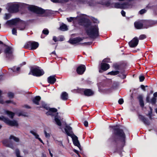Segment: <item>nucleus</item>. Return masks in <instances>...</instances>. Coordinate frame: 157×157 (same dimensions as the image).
<instances>
[{
	"instance_id": "nucleus-56",
	"label": "nucleus",
	"mask_w": 157,
	"mask_h": 157,
	"mask_svg": "<svg viewBox=\"0 0 157 157\" xmlns=\"http://www.w3.org/2000/svg\"><path fill=\"white\" fill-rule=\"evenodd\" d=\"M121 14L122 16L124 17L125 16V12L123 10H122L121 11Z\"/></svg>"
},
{
	"instance_id": "nucleus-50",
	"label": "nucleus",
	"mask_w": 157,
	"mask_h": 157,
	"mask_svg": "<svg viewBox=\"0 0 157 157\" xmlns=\"http://www.w3.org/2000/svg\"><path fill=\"white\" fill-rule=\"evenodd\" d=\"M110 59L109 58H106L104 59L103 60V62H107V63H109L110 62Z\"/></svg>"
},
{
	"instance_id": "nucleus-12",
	"label": "nucleus",
	"mask_w": 157,
	"mask_h": 157,
	"mask_svg": "<svg viewBox=\"0 0 157 157\" xmlns=\"http://www.w3.org/2000/svg\"><path fill=\"white\" fill-rule=\"evenodd\" d=\"M139 42V40L137 37L133 38L128 44L130 47L134 48L136 47L138 45Z\"/></svg>"
},
{
	"instance_id": "nucleus-6",
	"label": "nucleus",
	"mask_w": 157,
	"mask_h": 157,
	"mask_svg": "<svg viewBox=\"0 0 157 157\" xmlns=\"http://www.w3.org/2000/svg\"><path fill=\"white\" fill-rule=\"evenodd\" d=\"M44 74L43 70L39 67L32 68L29 75H32L36 77L40 76Z\"/></svg>"
},
{
	"instance_id": "nucleus-8",
	"label": "nucleus",
	"mask_w": 157,
	"mask_h": 157,
	"mask_svg": "<svg viewBox=\"0 0 157 157\" xmlns=\"http://www.w3.org/2000/svg\"><path fill=\"white\" fill-rule=\"evenodd\" d=\"M28 10L38 15H41L45 12V10L40 8L34 6H29L27 7Z\"/></svg>"
},
{
	"instance_id": "nucleus-22",
	"label": "nucleus",
	"mask_w": 157,
	"mask_h": 157,
	"mask_svg": "<svg viewBox=\"0 0 157 157\" xmlns=\"http://www.w3.org/2000/svg\"><path fill=\"white\" fill-rule=\"evenodd\" d=\"M30 132L35 136L36 139H38L41 143H43V141L39 137V135L36 133L35 130H31Z\"/></svg>"
},
{
	"instance_id": "nucleus-29",
	"label": "nucleus",
	"mask_w": 157,
	"mask_h": 157,
	"mask_svg": "<svg viewBox=\"0 0 157 157\" xmlns=\"http://www.w3.org/2000/svg\"><path fill=\"white\" fill-rule=\"evenodd\" d=\"M9 69L11 70L13 72L17 73L20 70V68L19 67H17L16 66H14L13 67L10 68Z\"/></svg>"
},
{
	"instance_id": "nucleus-48",
	"label": "nucleus",
	"mask_w": 157,
	"mask_h": 157,
	"mask_svg": "<svg viewBox=\"0 0 157 157\" xmlns=\"http://www.w3.org/2000/svg\"><path fill=\"white\" fill-rule=\"evenodd\" d=\"M74 17H71L69 18H67V20L69 22H71L74 19Z\"/></svg>"
},
{
	"instance_id": "nucleus-5",
	"label": "nucleus",
	"mask_w": 157,
	"mask_h": 157,
	"mask_svg": "<svg viewBox=\"0 0 157 157\" xmlns=\"http://www.w3.org/2000/svg\"><path fill=\"white\" fill-rule=\"evenodd\" d=\"M109 127L113 128L114 130V134L121 137L123 143H124L125 135L123 130L120 129L117 126H112Z\"/></svg>"
},
{
	"instance_id": "nucleus-57",
	"label": "nucleus",
	"mask_w": 157,
	"mask_h": 157,
	"mask_svg": "<svg viewBox=\"0 0 157 157\" xmlns=\"http://www.w3.org/2000/svg\"><path fill=\"white\" fill-rule=\"evenodd\" d=\"M140 86L142 89H143L144 91H145V86L144 85H141Z\"/></svg>"
},
{
	"instance_id": "nucleus-11",
	"label": "nucleus",
	"mask_w": 157,
	"mask_h": 157,
	"mask_svg": "<svg viewBox=\"0 0 157 157\" xmlns=\"http://www.w3.org/2000/svg\"><path fill=\"white\" fill-rule=\"evenodd\" d=\"M42 105L43 107L46 109H49L48 112L46 113V114L48 115H50L52 116H54V113H56L57 111V109L55 108H49L44 102H42Z\"/></svg>"
},
{
	"instance_id": "nucleus-34",
	"label": "nucleus",
	"mask_w": 157,
	"mask_h": 157,
	"mask_svg": "<svg viewBox=\"0 0 157 157\" xmlns=\"http://www.w3.org/2000/svg\"><path fill=\"white\" fill-rule=\"evenodd\" d=\"M51 1L54 3L61 2L63 3L67 1V0H51Z\"/></svg>"
},
{
	"instance_id": "nucleus-42",
	"label": "nucleus",
	"mask_w": 157,
	"mask_h": 157,
	"mask_svg": "<svg viewBox=\"0 0 157 157\" xmlns=\"http://www.w3.org/2000/svg\"><path fill=\"white\" fill-rule=\"evenodd\" d=\"M146 38V36L144 34H143L140 35L139 37V39L140 40H143Z\"/></svg>"
},
{
	"instance_id": "nucleus-15",
	"label": "nucleus",
	"mask_w": 157,
	"mask_h": 157,
	"mask_svg": "<svg viewBox=\"0 0 157 157\" xmlns=\"http://www.w3.org/2000/svg\"><path fill=\"white\" fill-rule=\"evenodd\" d=\"M157 23L156 21H146L145 23V25L144 28H147L151 26L154 25Z\"/></svg>"
},
{
	"instance_id": "nucleus-23",
	"label": "nucleus",
	"mask_w": 157,
	"mask_h": 157,
	"mask_svg": "<svg viewBox=\"0 0 157 157\" xmlns=\"http://www.w3.org/2000/svg\"><path fill=\"white\" fill-rule=\"evenodd\" d=\"M60 98H61L63 100H66L68 99V94L67 92H63L61 94Z\"/></svg>"
},
{
	"instance_id": "nucleus-39",
	"label": "nucleus",
	"mask_w": 157,
	"mask_h": 157,
	"mask_svg": "<svg viewBox=\"0 0 157 157\" xmlns=\"http://www.w3.org/2000/svg\"><path fill=\"white\" fill-rule=\"evenodd\" d=\"M2 94V91L0 90V103L2 104L4 103V101L2 99V97L1 95Z\"/></svg>"
},
{
	"instance_id": "nucleus-18",
	"label": "nucleus",
	"mask_w": 157,
	"mask_h": 157,
	"mask_svg": "<svg viewBox=\"0 0 157 157\" xmlns=\"http://www.w3.org/2000/svg\"><path fill=\"white\" fill-rule=\"evenodd\" d=\"M74 144L78 147L80 150H81L82 148L80 143L78 140V137L75 136H74L72 137Z\"/></svg>"
},
{
	"instance_id": "nucleus-41",
	"label": "nucleus",
	"mask_w": 157,
	"mask_h": 157,
	"mask_svg": "<svg viewBox=\"0 0 157 157\" xmlns=\"http://www.w3.org/2000/svg\"><path fill=\"white\" fill-rule=\"evenodd\" d=\"M44 132L46 137L48 138L50 137V135L49 133H47L45 130L44 131Z\"/></svg>"
},
{
	"instance_id": "nucleus-44",
	"label": "nucleus",
	"mask_w": 157,
	"mask_h": 157,
	"mask_svg": "<svg viewBox=\"0 0 157 157\" xmlns=\"http://www.w3.org/2000/svg\"><path fill=\"white\" fill-rule=\"evenodd\" d=\"M113 67L116 70H119L120 67L117 64H115L113 65Z\"/></svg>"
},
{
	"instance_id": "nucleus-26",
	"label": "nucleus",
	"mask_w": 157,
	"mask_h": 157,
	"mask_svg": "<svg viewBox=\"0 0 157 157\" xmlns=\"http://www.w3.org/2000/svg\"><path fill=\"white\" fill-rule=\"evenodd\" d=\"M5 113L7 114L10 118L13 119L14 116V113L8 110H5Z\"/></svg>"
},
{
	"instance_id": "nucleus-30",
	"label": "nucleus",
	"mask_w": 157,
	"mask_h": 157,
	"mask_svg": "<svg viewBox=\"0 0 157 157\" xmlns=\"http://www.w3.org/2000/svg\"><path fill=\"white\" fill-rule=\"evenodd\" d=\"M59 29L60 30L63 31H65L67 30V26L65 24H62L60 26Z\"/></svg>"
},
{
	"instance_id": "nucleus-17",
	"label": "nucleus",
	"mask_w": 157,
	"mask_h": 157,
	"mask_svg": "<svg viewBox=\"0 0 157 157\" xmlns=\"http://www.w3.org/2000/svg\"><path fill=\"white\" fill-rule=\"evenodd\" d=\"M85 15V14H82L80 17H77V19H78L80 25H83L86 21V19L84 17Z\"/></svg>"
},
{
	"instance_id": "nucleus-13",
	"label": "nucleus",
	"mask_w": 157,
	"mask_h": 157,
	"mask_svg": "<svg viewBox=\"0 0 157 157\" xmlns=\"http://www.w3.org/2000/svg\"><path fill=\"white\" fill-rule=\"evenodd\" d=\"M64 130L65 133L67 135L69 136H72L73 133L71 127L66 124L65 127L64 128Z\"/></svg>"
},
{
	"instance_id": "nucleus-21",
	"label": "nucleus",
	"mask_w": 157,
	"mask_h": 157,
	"mask_svg": "<svg viewBox=\"0 0 157 157\" xmlns=\"http://www.w3.org/2000/svg\"><path fill=\"white\" fill-rule=\"evenodd\" d=\"M56 81V79L54 75L51 76L48 78V82L52 84H53Z\"/></svg>"
},
{
	"instance_id": "nucleus-49",
	"label": "nucleus",
	"mask_w": 157,
	"mask_h": 157,
	"mask_svg": "<svg viewBox=\"0 0 157 157\" xmlns=\"http://www.w3.org/2000/svg\"><path fill=\"white\" fill-rule=\"evenodd\" d=\"M146 10L145 9H142L140 11V13L141 14H142L146 12Z\"/></svg>"
},
{
	"instance_id": "nucleus-52",
	"label": "nucleus",
	"mask_w": 157,
	"mask_h": 157,
	"mask_svg": "<svg viewBox=\"0 0 157 157\" xmlns=\"http://www.w3.org/2000/svg\"><path fill=\"white\" fill-rule=\"evenodd\" d=\"M119 77L122 79H124L126 78V75L124 74H122L121 75H120Z\"/></svg>"
},
{
	"instance_id": "nucleus-55",
	"label": "nucleus",
	"mask_w": 157,
	"mask_h": 157,
	"mask_svg": "<svg viewBox=\"0 0 157 157\" xmlns=\"http://www.w3.org/2000/svg\"><path fill=\"white\" fill-rule=\"evenodd\" d=\"M150 97L149 96H147L146 97V101L147 102H150V101L149 100Z\"/></svg>"
},
{
	"instance_id": "nucleus-24",
	"label": "nucleus",
	"mask_w": 157,
	"mask_h": 157,
	"mask_svg": "<svg viewBox=\"0 0 157 157\" xmlns=\"http://www.w3.org/2000/svg\"><path fill=\"white\" fill-rule=\"evenodd\" d=\"M135 28L137 29H141L143 28V24L140 22H136L134 23Z\"/></svg>"
},
{
	"instance_id": "nucleus-25",
	"label": "nucleus",
	"mask_w": 157,
	"mask_h": 157,
	"mask_svg": "<svg viewBox=\"0 0 157 157\" xmlns=\"http://www.w3.org/2000/svg\"><path fill=\"white\" fill-rule=\"evenodd\" d=\"M139 118L141 120L144 124L147 125H149L150 124L148 120L147 119V118L144 117V116L142 115H139Z\"/></svg>"
},
{
	"instance_id": "nucleus-16",
	"label": "nucleus",
	"mask_w": 157,
	"mask_h": 157,
	"mask_svg": "<svg viewBox=\"0 0 157 157\" xmlns=\"http://www.w3.org/2000/svg\"><path fill=\"white\" fill-rule=\"evenodd\" d=\"M86 70V67L85 65H81L78 67L77 68L76 71L78 74L79 75H82L83 74Z\"/></svg>"
},
{
	"instance_id": "nucleus-32",
	"label": "nucleus",
	"mask_w": 157,
	"mask_h": 157,
	"mask_svg": "<svg viewBox=\"0 0 157 157\" xmlns=\"http://www.w3.org/2000/svg\"><path fill=\"white\" fill-rule=\"evenodd\" d=\"M55 120L57 125L59 126H61V124L60 120L57 117H55Z\"/></svg>"
},
{
	"instance_id": "nucleus-27",
	"label": "nucleus",
	"mask_w": 157,
	"mask_h": 157,
	"mask_svg": "<svg viewBox=\"0 0 157 157\" xmlns=\"http://www.w3.org/2000/svg\"><path fill=\"white\" fill-rule=\"evenodd\" d=\"M41 99V98L39 96H37L34 98L33 100V102L37 105H39V102Z\"/></svg>"
},
{
	"instance_id": "nucleus-59",
	"label": "nucleus",
	"mask_w": 157,
	"mask_h": 157,
	"mask_svg": "<svg viewBox=\"0 0 157 157\" xmlns=\"http://www.w3.org/2000/svg\"><path fill=\"white\" fill-rule=\"evenodd\" d=\"M73 151L74 152L76 153L79 156V155L77 150L75 149H74Z\"/></svg>"
},
{
	"instance_id": "nucleus-40",
	"label": "nucleus",
	"mask_w": 157,
	"mask_h": 157,
	"mask_svg": "<svg viewBox=\"0 0 157 157\" xmlns=\"http://www.w3.org/2000/svg\"><path fill=\"white\" fill-rule=\"evenodd\" d=\"M42 33L45 35H48L49 33V31L48 29H44Z\"/></svg>"
},
{
	"instance_id": "nucleus-3",
	"label": "nucleus",
	"mask_w": 157,
	"mask_h": 157,
	"mask_svg": "<svg viewBox=\"0 0 157 157\" xmlns=\"http://www.w3.org/2000/svg\"><path fill=\"white\" fill-rule=\"evenodd\" d=\"M28 6L25 3H8L6 5V9L10 12L15 13L18 11L19 8L24 7Z\"/></svg>"
},
{
	"instance_id": "nucleus-43",
	"label": "nucleus",
	"mask_w": 157,
	"mask_h": 157,
	"mask_svg": "<svg viewBox=\"0 0 157 157\" xmlns=\"http://www.w3.org/2000/svg\"><path fill=\"white\" fill-rule=\"evenodd\" d=\"M8 96L10 98H13L14 96V94L11 92H9L8 94Z\"/></svg>"
},
{
	"instance_id": "nucleus-61",
	"label": "nucleus",
	"mask_w": 157,
	"mask_h": 157,
	"mask_svg": "<svg viewBox=\"0 0 157 157\" xmlns=\"http://www.w3.org/2000/svg\"><path fill=\"white\" fill-rule=\"evenodd\" d=\"M154 97L155 98L157 97V92H156L155 93L153 94Z\"/></svg>"
},
{
	"instance_id": "nucleus-37",
	"label": "nucleus",
	"mask_w": 157,
	"mask_h": 157,
	"mask_svg": "<svg viewBox=\"0 0 157 157\" xmlns=\"http://www.w3.org/2000/svg\"><path fill=\"white\" fill-rule=\"evenodd\" d=\"M3 143L4 144H6V145H7L8 147L13 149V147L12 145H10L9 144H7L8 143L7 142V140H4V141H3Z\"/></svg>"
},
{
	"instance_id": "nucleus-10",
	"label": "nucleus",
	"mask_w": 157,
	"mask_h": 157,
	"mask_svg": "<svg viewBox=\"0 0 157 157\" xmlns=\"http://www.w3.org/2000/svg\"><path fill=\"white\" fill-rule=\"evenodd\" d=\"M0 120L3 121L4 122L10 126H17L18 125L17 122L16 121H11L8 118L5 117L3 116L0 117Z\"/></svg>"
},
{
	"instance_id": "nucleus-28",
	"label": "nucleus",
	"mask_w": 157,
	"mask_h": 157,
	"mask_svg": "<svg viewBox=\"0 0 157 157\" xmlns=\"http://www.w3.org/2000/svg\"><path fill=\"white\" fill-rule=\"evenodd\" d=\"M140 105V106L143 107L144 106V103L143 101V97L142 95H140L138 97Z\"/></svg>"
},
{
	"instance_id": "nucleus-9",
	"label": "nucleus",
	"mask_w": 157,
	"mask_h": 157,
	"mask_svg": "<svg viewBox=\"0 0 157 157\" xmlns=\"http://www.w3.org/2000/svg\"><path fill=\"white\" fill-rule=\"evenodd\" d=\"M38 46V43L35 41H29L25 44L24 47L25 48H30L31 50H34L37 48Z\"/></svg>"
},
{
	"instance_id": "nucleus-51",
	"label": "nucleus",
	"mask_w": 157,
	"mask_h": 157,
	"mask_svg": "<svg viewBox=\"0 0 157 157\" xmlns=\"http://www.w3.org/2000/svg\"><path fill=\"white\" fill-rule=\"evenodd\" d=\"M118 103L120 104V105H121L122 104L123 102H124V100H123V99H119V100H118Z\"/></svg>"
},
{
	"instance_id": "nucleus-64",
	"label": "nucleus",
	"mask_w": 157,
	"mask_h": 157,
	"mask_svg": "<svg viewBox=\"0 0 157 157\" xmlns=\"http://www.w3.org/2000/svg\"><path fill=\"white\" fill-rule=\"evenodd\" d=\"M41 157H46V156L45 155L43 154Z\"/></svg>"
},
{
	"instance_id": "nucleus-33",
	"label": "nucleus",
	"mask_w": 157,
	"mask_h": 157,
	"mask_svg": "<svg viewBox=\"0 0 157 157\" xmlns=\"http://www.w3.org/2000/svg\"><path fill=\"white\" fill-rule=\"evenodd\" d=\"M119 73V71H112L108 73V74L110 75H115Z\"/></svg>"
},
{
	"instance_id": "nucleus-19",
	"label": "nucleus",
	"mask_w": 157,
	"mask_h": 157,
	"mask_svg": "<svg viewBox=\"0 0 157 157\" xmlns=\"http://www.w3.org/2000/svg\"><path fill=\"white\" fill-rule=\"evenodd\" d=\"M83 39V38L80 37H76L70 40L69 42L71 44H76L82 41Z\"/></svg>"
},
{
	"instance_id": "nucleus-63",
	"label": "nucleus",
	"mask_w": 157,
	"mask_h": 157,
	"mask_svg": "<svg viewBox=\"0 0 157 157\" xmlns=\"http://www.w3.org/2000/svg\"><path fill=\"white\" fill-rule=\"evenodd\" d=\"M10 102L11 101H6V103H10Z\"/></svg>"
},
{
	"instance_id": "nucleus-36",
	"label": "nucleus",
	"mask_w": 157,
	"mask_h": 157,
	"mask_svg": "<svg viewBox=\"0 0 157 157\" xmlns=\"http://www.w3.org/2000/svg\"><path fill=\"white\" fill-rule=\"evenodd\" d=\"M11 16V15L9 13H6L5 14V16L4 17V19L5 20H7L9 19Z\"/></svg>"
},
{
	"instance_id": "nucleus-1",
	"label": "nucleus",
	"mask_w": 157,
	"mask_h": 157,
	"mask_svg": "<svg viewBox=\"0 0 157 157\" xmlns=\"http://www.w3.org/2000/svg\"><path fill=\"white\" fill-rule=\"evenodd\" d=\"M102 4L109 8H114L125 9L129 8L131 6V4L129 2L124 3H111L109 2H103Z\"/></svg>"
},
{
	"instance_id": "nucleus-45",
	"label": "nucleus",
	"mask_w": 157,
	"mask_h": 157,
	"mask_svg": "<svg viewBox=\"0 0 157 157\" xmlns=\"http://www.w3.org/2000/svg\"><path fill=\"white\" fill-rule=\"evenodd\" d=\"M139 78L140 82H143L144 80V77L143 75L140 76L139 77Z\"/></svg>"
},
{
	"instance_id": "nucleus-60",
	"label": "nucleus",
	"mask_w": 157,
	"mask_h": 157,
	"mask_svg": "<svg viewBox=\"0 0 157 157\" xmlns=\"http://www.w3.org/2000/svg\"><path fill=\"white\" fill-rule=\"evenodd\" d=\"M48 151H49V154H50V156H51V157H53V154L51 153L50 150L49 149Z\"/></svg>"
},
{
	"instance_id": "nucleus-31",
	"label": "nucleus",
	"mask_w": 157,
	"mask_h": 157,
	"mask_svg": "<svg viewBox=\"0 0 157 157\" xmlns=\"http://www.w3.org/2000/svg\"><path fill=\"white\" fill-rule=\"evenodd\" d=\"M9 139L10 140L12 139L16 142H18L19 141V139L18 138L12 135L10 136V137Z\"/></svg>"
},
{
	"instance_id": "nucleus-20",
	"label": "nucleus",
	"mask_w": 157,
	"mask_h": 157,
	"mask_svg": "<svg viewBox=\"0 0 157 157\" xmlns=\"http://www.w3.org/2000/svg\"><path fill=\"white\" fill-rule=\"evenodd\" d=\"M84 94L85 96H92L94 94V92L90 89H86L84 91Z\"/></svg>"
},
{
	"instance_id": "nucleus-2",
	"label": "nucleus",
	"mask_w": 157,
	"mask_h": 157,
	"mask_svg": "<svg viewBox=\"0 0 157 157\" xmlns=\"http://www.w3.org/2000/svg\"><path fill=\"white\" fill-rule=\"evenodd\" d=\"M6 24L9 25H18L19 26H17V28L20 30H24L26 26L25 22L24 21H21L18 18L8 20L6 21Z\"/></svg>"
},
{
	"instance_id": "nucleus-62",
	"label": "nucleus",
	"mask_w": 157,
	"mask_h": 157,
	"mask_svg": "<svg viewBox=\"0 0 157 157\" xmlns=\"http://www.w3.org/2000/svg\"><path fill=\"white\" fill-rule=\"evenodd\" d=\"M117 152L121 155V156H122V155H121V151H120L117 150Z\"/></svg>"
},
{
	"instance_id": "nucleus-54",
	"label": "nucleus",
	"mask_w": 157,
	"mask_h": 157,
	"mask_svg": "<svg viewBox=\"0 0 157 157\" xmlns=\"http://www.w3.org/2000/svg\"><path fill=\"white\" fill-rule=\"evenodd\" d=\"M93 21L94 22V23H98L99 22V21H98V20L94 18H93Z\"/></svg>"
},
{
	"instance_id": "nucleus-35",
	"label": "nucleus",
	"mask_w": 157,
	"mask_h": 157,
	"mask_svg": "<svg viewBox=\"0 0 157 157\" xmlns=\"http://www.w3.org/2000/svg\"><path fill=\"white\" fill-rule=\"evenodd\" d=\"M15 154L17 157H22L20 155V152L18 149L15 150Z\"/></svg>"
},
{
	"instance_id": "nucleus-38",
	"label": "nucleus",
	"mask_w": 157,
	"mask_h": 157,
	"mask_svg": "<svg viewBox=\"0 0 157 157\" xmlns=\"http://www.w3.org/2000/svg\"><path fill=\"white\" fill-rule=\"evenodd\" d=\"M156 100V99L155 98L153 97L151 99L150 102H151V104H154L155 103Z\"/></svg>"
},
{
	"instance_id": "nucleus-58",
	"label": "nucleus",
	"mask_w": 157,
	"mask_h": 157,
	"mask_svg": "<svg viewBox=\"0 0 157 157\" xmlns=\"http://www.w3.org/2000/svg\"><path fill=\"white\" fill-rule=\"evenodd\" d=\"M53 40L55 42H56L58 41L57 40L56 37L55 36L53 37Z\"/></svg>"
},
{
	"instance_id": "nucleus-53",
	"label": "nucleus",
	"mask_w": 157,
	"mask_h": 157,
	"mask_svg": "<svg viewBox=\"0 0 157 157\" xmlns=\"http://www.w3.org/2000/svg\"><path fill=\"white\" fill-rule=\"evenodd\" d=\"M83 124L85 127H88V122L87 121H84Z\"/></svg>"
},
{
	"instance_id": "nucleus-46",
	"label": "nucleus",
	"mask_w": 157,
	"mask_h": 157,
	"mask_svg": "<svg viewBox=\"0 0 157 157\" xmlns=\"http://www.w3.org/2000/svg\"><path fill=\"white\" fill-rule=\"evenodd\" d=\"M12 33L13 35H17V30L15 28H13L12 29Z\"/></svg>"
},
{
	"instance_id": "nucleus-14",
	"label": "nucleus",
	"mask_w": 157,
	"mask_h": 157,
	"mask_svg": "<svg viewBox=\"0 0 157 157\" xmlns=\"http://www.w3.org/2000/svg\"><path fill=\"white\" fill-rule=\"evenodd\" d=\"M109 64L105 63H101V67L99 69V71L100 73H102L103 71H105L109 69Z\"/></svg>"
},
{
	"instance_id": "nucleus-47",
	"label": "nucleus",
	"mask_w": 157,
	"mask_h": 157,
	"mask_svg": "<svg viewBox=\"0 0 157 157\" xmlns=\"http://www.w3.org/2000/svg\"><path fill=\"white\" fill-rule=\"evenodd\" d=\"M150 109L151 111H150V112L149 113L148 115L149 116V118L151 119V115L152 114V109L151 107H150Z\"/></svg>"
},
{
	"instance_id": "nucleus-7",
	"label": "nucleus",
	"mask_w": 157,
	"mask_h": 157,
	"mask_svg": "<svg viewBox=\"0 0 157 157\" xmlns=\"http://www.w3.org/2000/svg\"><path fill=\"white\" fill-rule=\"evenodd\" d=\"M6 48L4 50V53L6 57L9 59H11L13 58V49L12 47L4 45Z\"/></svg>"
},
{
	"instance_id": "nucleus-4",
	"label": "nucleus",
	"mask_w": 157,
	"mask_h": 157,
	"mask_svg": "<svg viewBox=\"0 0 157 157\" xmlns=\"http://www.w3.org/2000/svg\"><path fill=\"white\" fill-rule=\"evenodd\" d=\"M86 31L87 34L91 38H95L99 36L97 25H89L86 28Z\"/></svg>"
}]
</instances>
